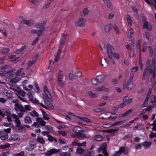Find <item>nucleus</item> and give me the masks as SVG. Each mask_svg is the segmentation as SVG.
Listing matches in <instances>:
<instances>
[{
	"label": "nucleus",
	"instance_id": "nucleus-57",
	"mask_svg": "<svg viewBox=\"0 0 156 156\" xmlns=\"http://www.w3.org/2000/svg\"><path fill=\"white\" fill-rule=\"evenodd\" d=\"M153 107L151 105L148 106L147 108H146L144 109L143 112H145L147 111H150L152 109Z\"/></svg>",
	"mask_w": 156,
	"mask_h": 156
},
{
	"label": "nucleus",
	"instance_id": "nucleus-2",
	"mask_svg": "<svg viewBox=\"0 0 156 156\" xmlns=\"http://www.w3.org/2000/svg\"><path fill=\"white\" fill-rule=\"evenodd\" d=\"M73 132L76 133V134H72V136L73 137L77 138L82 137L88 138L90 137V135L88 134L81 133L82 130L81 128L80 127L75 126L73 129Z\"/></svg>",
	"mask_w": 156,
	"mask_h": 156
},
{
	"label": "nucleus",
	"instance_id": "nucleus-45",
	"mask_svg": "<svg viewBox=\"0 0 156 156\" xmlns=\"http://www.w3.org/2000/svg\"><path fill=\"white\" fill-rule=\"evenodd\" d=\"M8 137V135L7 133L3 134L0 136V139L2 140L6 139Z\"/></svg>",
	"mask_w": 156,
	"mask_h": 156
},
{
	"label": "nucleus",
	"instance_id": "nucleus-29",
	"mask_svg": "<svg viewBox=\"0 0 156 156\" xmlns=\"http://www.w3.org/2000/svg\"><path fill=\"white\" fill-rule=\"evenodd\" d=\"M99 83L102 82L104 80V77L103 75H99L96 77Z\"/></svg>",
	"mask_w": 156,
	"mask_h": 156
},
{
	"label": "nucleus",
	"instance_id": "nucleus-33",
	"mask_svg": "<svg viewBox=\"0 0 156 156\" xmlns=\"http://www.w3.org/2000/svg\"><path fill=\"white\" fill-rule=\"evenodd\" d=\"M63 74L61 70H60L57 76V80H62L63 78Z\"/></svg>",
	"mask_w": 156,
	"mask_h": 156
},
{
	"label": "nucleus",
	"instance_id": "nucleus-53",
	"mask_svg": "<svg viewBox=\"0 0 156 156\" xmlns=\"http://www.w3.org/2000/svg\"><path fill=\"white\" fill-rule=\"evenodd\" d=\"M106 144L105 143H104L101 144L100 147L102 148V151H106Z\"/></svg>",
	"mask_w": 156,
	"mask_h": 156
},
{
	"label": "nucleus",
	"instance_id": "nucleus-43",
	"mask_svg": "<svg viewBox=\"0 0 156 156\" xmlns=\"http://www.w3.org/2000/svg\"><path fill=\"white\" fill-rule=\"evenodd\" d=\"M153 73L152 77L151 78V81H154L155 77V74H156V67L154 68V70H153Z\"/></svg>",
	"mask_w": 156,
	"mask_h": 156
},
{
	"label": "nucleus",
	"instance_id": "nucleus-1",
	"mask_svg": "<svg viewBox=\"0 0 156 156\" xmlns=\"http://www.w3.org/2000/svg\"><path fill=\"white\" fill-rule=\"evenodd\" d=\"M14 106L15 109L19 117H22L25 112L30 110V108L28 105H26L24 107L21 105L16 103Z\"/></svg>",
	"mask_w": 156,
	"mask_h": 156
},
{
	"label": "nucleus",
	"instance_id": "nucleus-49",
	"mask_svg": "<svg viewBox=\"0 0 156 156\" xmlns=\"http://www.w3.org/2000/svg\"><path fill=\"white\" fill-rule=\"evenodd\" d=\"M141 43V41L139 40L137 41V43H136V47L137 49H139V51H140V53H141V50L140 48Z\"/></svg>",
	"mask_w": 156,
	"mask_h": 156
},
{
	"label": "nucleus",
	"instance_id": "nucleus-32",
	"mask_svg": "<svg viewBox=\"0 0 156 156\" xmlns=\"http://www.w3.org/2000/svg\"><path fill=\"white\" fill-rule=\"evenodd\" d=\"M126 18L128 25L130 26H131L132 25L133 22L130 16L129 15H127Z\"/></svg>",
	"mask_w": 156,
	"mask_h": 156
},
{
	"label": "nucleus",
	"instance_id": "nucleus-50",
	"mask_svg": "<svg viewBox=\"0 0 156 156\" xmlns=\"http://www.w3.org/2000/svg\"><path fill=\"white\" fill-rule=\"evenodd\" d=\"M29 143L31 144L32 145H33V146L35 147V146L37 144V140L33 139L30 140Z\"/></svg>",
	"mask_w": 156,
	"mask_h": 156
},
{
	"label": "nucleus",
	"instance_id": "nucleus-23",
	"mask_svg": "<svg viewBox=\"0 0 156 156\" xmlns=\"http://www.w3.org/2000/svg\"><path fill=\"white\" fill-rule=\"evenodd\" d=\"M24 121L25 123L30 124L32 123L31 118L28 115H27L24 119Z\"/></svg>",
	"mask_w": 156,
	"mask_h": 156
},
{
	"label": "nucleus",
	"instance_id": "nucleus-62",
	"mask_svg": "<svg viewBox=\"0 0 156 156\" xmlns=\"http://www.w3.org/2000/svg\"><path fill=\"white\" fill-rule=\"evenodd\" d=\"M35 91L37 93H39L40 92V90H39L38 85L37 84H35V88L34 89Z\"/></svg>",
	"mask_w": 156,
	"mask_h": 156
},
{
	"label": "nucleus",
	"instance_id": "nucleus-41",
	"mask_svg": "<svg viewBox=\"0 0 156 156\" xmlns=\"http://www.w3.org/2000/svg\"><path fill=\"white\" fill-rule=\"evenodd\" d=\"M9 51V49L7 48H2L1 50L2 53L5 54L7 53Z\"/></svg>",
	"mask_w": 156,
	"mask_h": 156
},
{
	"label": "nucleus",
	"instance_id": "nucleus-48",
	"mask_svg": "<svg viewBox=\"0 0 156 156\" xmlns=\"http://www.w3.org/2000/svg\"><path fill=\"white\" fill-rule=\"evenodd\" d=\"M99 45L101 50L103 51L105 50V45L103 42H101L99 43Z\"/></svg>",
	"mask_w": 156,
	"mask_h": 156
},
{
	"label": "nucleus",
	"instance_id": "nucleus-55",
	"mask_svg": "<svg viewBox=\"0 0 156 156\" xmlns=\"http://www.w3.org/2000/svg\"><path fill=\"white\" fill-rule=\"evenodd\" d=\"M26 48V45L23 46L21 47V48L20 49L16 51V53H19L22 52Z\"/></svg>",
	"mask_w": 156,
	"mask_h": 156
},
{
	"label": "nucleus",
	"instance_id": "nucleus-31",
	"mask_svg": "<svg viewBox=\"0 0 156 156\" xmlns=\"http://www.w3.org/2000/svg\"><path fill=\"white\" fill-rule=\"evenodd\" d=\"M37 143L38 142L41 144H44L45 143L44 140L42 137L37 136Z\"/></svg>",
	"mask_w": 156,
	"mask_h": 156
},
{
	"label": "nucleus",
	"instance_id": "nucleus-36",
	"mask_svg": "<svg viewBox=\"0 0 156 156\" xmlns=\"http://www.w3.org/2000/svg\"><path fill=\"white\" fill-rule=\"evenodd\" d=\"M138 67L137 66L134 67L132 68L130 72V75H132L135 72L137 71L138 70Z\"/></svg>",
	"mask_w": 156,
	"mask_h": 156
},
{
	"label": "nucleus",
	"instance_id": "nucleus-27",
	"mask_svg": "<svg viewBox=\"0 0 156 156\" xmlns=\"http://www.w3.org/2000/svg\"><path fill=\"white\" fill-rule=\"evenodd\" d=\"M104 3L106 5L108 8L111 9L112 8V5L109 0H103Z\"/></svg>",
	"mask_w": 156,
	"mask_h": 156
},
{
	"label": "nucleus",
	"instance_id": "nucleus-39",
	"mask_svg": "<svg viewBox=\"0 0 156 156\" xmlns=\"http://www.w3.org/2000/svg\"><path fill=\"white\" fill-rule=\"evenodd\" d=\"M84 152V150L82 148H78L76 149V153L79 154H82Z\"/></svg>",
	"mask_w": 156,
	"mask_h": 156
},
{
	"label": "nucleus",
	"instance_id": "nucleus-11",
	"mask_svg": "<svg viewBox=\"0 0 156 156\" xmlns=\"http://www.w3.org/2000/svg\"><path fill=\"white\" fill-rule=\"evenodd\" d=\"M59 150L55 148H53L48 151L44 154V156H51L53 154L59 152Z\"/></svg>",
	"mask_w": 156,
	"mask_h": 156
},
{
	"label": "nucleus",
	"instance_id": "nucleus-40",
	"mask_svg": "<svg viewBox=\"0 0 156 156\" xmlns=\"http://www.w3.org/2000/svg\"><path fill=\"white\" fill-rule=\"evenodd\" d=\"M29 114L32 116L38 117L39 116L38 113L34 110H33L31 112H29Z\"/></svg>",
	"mask_w": 156,
	"mask_h": 156
},
{
	"label": "nucleus",
	"instance_id": "nucleus-3",
	"mask_svg": "<svg viewBox=\"0 0 156 156\" xmlns=\"http://www.w3.org/2000/svg\"><path fill=\"white\" fill-rule=\"evenodd\" d=\"M156 61V58H154L152 61V66H147L145 70L142 77L143 80H145L146 75H149V74L152 73L153 70H154V68L156 67L155 63Z\"/></svg>",
	"mask_w": 156,
	"mask_h": 156
},
{
	"label": "nucleus",
	"instance_id": "nucleus-52",
	"mask_svg": "<svg viewBox=\"0 0 156 156\" xmlns=\"http://www.w3.org/2000/svg\"><path fill=\"white\" fill-rule=\"evenodd\" d=\"M15 122L16 124V127H18L20 126L21 124V122L19 118L15 120Z\"/></svg>",
	"mask_w": 156,
	"mask_h": 156
},
{
	"label": "nucleus",
	"instance_id": "nucleus-46",
	"mask_svg": "<svg viewBox=\"0 0 156 156\" xmlns=\"http://www.w3.org/2000/svg\"><path fill=\"white\" fill-rule=\"evenodd\" d=\"M53 0H47V3L45 4L43 6L44 8H48L50 3L52 2Z\"/></svg>",
	"mask_w": 156,
	"mask_h": 156
},
{
	"label": "nucleus",
	"instance_id": "nucleus-56",
	"mask_svg": "<svg viewBox=\"0 0 156 156\" xmlns=\"http://www.w3.org/2000/svg\"><path fill=\"white\" fill-rule=\"evenodd\" d=\"M151 125L153 126L152 129V130L153 131H156V119L154 121L153 123Z\"/></svg>",
	"mask_w": 156,
	"mask_h": 156
},
{
	"label": "nucleus",
	"instance_id": "nucleus-28",
	"mask_svg": "<svg viewBox=\"0 0 156 156\" xmlns=\"http://www.w3.org/2000/svg\"><path fill=\"white\" fill-rule=\"evenodd\" d=\"M104 59L105 61V62L106 63V64L104 65L102 63L101 60L100 61V64L102 67L104 68H107L108 66L109 65L108 61L107 59L105 58H104Z\"/></svg>",
	"mask_w": 156,
	"mask_h": 156
},
{
	"label": "nucleus",
	"instance_id": "nucleus-7",
	"mask_svg": "<svg viewBox=\"0 0 156 156\" xmlns=\"http://www.w3.org/2000/svg\"><path fill=\"white\" fill-rule=\"evenodd\" d=\"M34 93L32 91H30L27 93V97L29 101L35 103H39V101L36 98H34Z\"/></svg>",
	"mask_w": 156,
	"mask_h": 156
},
{
	"label": "nucleus",
	"instance_id": "nucleus-10",
	"mask_svg": "<svg viewBox=\"0 0 156 156\" xmlns=\"http://www.w3.org/2000/svg\"><path fill=\"white\" fill-rule=\"evenodd\" d=\"M132 98L129 99L127 96L123 98V103L120 104L121 107H124L125 105L129 104L132 101Z\"/></svg>",
	"mask_w": 156,
	"mask_h": 156
},
{
	"label": "nucleus",
	"instance_id": "nucleus-18",
	"mask_svg": "<svg viewBox=\"0 0 156 156\" xmlns=\"http://www.w3.org/2000/svg\"><path fill=\"white\" fill-rule=\"evenodd\" d=\"M9 141H10L12 140L13 141H17L20 140V138L16 134L12 135L11 137L9 139Z\"/></svg>",
	"mask_w": 156,
	"mask_h": 156
},
{
	"label": "nucleus",
	"instance_id": "nucleus-19",
	"mask_svg": "<svg viewBox=\"0 0 156 156\" xmlns=\"http://www.w3.org/2000/svg\"><path fill=\"white\" fill-rule=\"evenodd\" d=\"M66 36V34H62V37L60 41V47L62 46V45L64 43Z\"/></svg>",
	"mask_w": 156,
	"mask_h": 156
},
{
	"label": "nucleus",
	"instance_id": "nucleus-15",
	"mask_svg": "<svg viewBox=\"0 0 156 156\" xmlns=\"http://www.w3.org/2000/svg\"><path fill=\"white\" fill-rule=\"evenodd\" d=\"M142 22L143 23V28H146L149 30H151V26L149 24L148 22L145 19L143 20Z\"/></svg>",
	"mask_w": 156,
	"mask_h": 156
},
{
	"label": "nucleus",
	"instance_id": "nucleus-22",
	"mask_svg": "<svg viewBox=\"0 0 156 156\" xmlns=\"http://www.w3.org/2000/svg\"><path fill=\"white\" fill-rule=\"evenodd\" d=\"M111 115L106 118V119H115L117 117V115L116 113L112 112L111 113Z\"/></svg>",
	"mask_w": 156,
	"mask_h": 156
},
{
	"label": "nucleus",
	"instance_id": "nucleus-58",
	"mask_svg": "<svg viewBox=\"0 0 156 156\" xmlns=\"http://www.w3.org/2000/svg\"><path fill=\"white\" fill-rule=\"evenodd\" d=\"M75 75L76 77L80 78L82 76V74L81 72L78 71L76 73Z\"/></svg>",
	"mask_w": 156,
	"mask_h": 156
},
{
	"label": "nucleus",
	"instance_id": "nucleus-12",
	"mask_svg": "<svg viewBox=\"0 0 156 156\" xmlns=\"http://www.w3.org/2000/svg\"><path fill=\"white\" fill-rule=\"evenodd\" d=\"M129 151L127 148H126L124 147H121L119 151L116 152V155H119L122 153H123L125 154H127L128 153Z\"/></svg>",
	"mask_w": 156,
	"mask_h": 156
},
{
	"label": "nucleus",
	"instance_id": "nucleus-42",
	"mask_svg": "<svg viewBox=\"0 0 156 156\" xmlns=\"http://www.w3.org/2000/svg\"><path fill=\"white\" fill-rule=\"evenodd\" d=\"M88 94L90 97L92 98H95L98 96L96 94L90 91H89L88 92Z\"/></svg>",
	"mask_w": 156,
	"mask_h": 156
},
{
	"label": "nucleus",
	"instance_id": "nucleus-25",
	"mask_svg": "<svg viewBox=\"0 0 156 156\" xmlns=\"http://www.w3.org/2000/svg\"><path fill=\"white\" fill-rule=\"evenodd\" d=\"M151 101L152 105L155 106H156V96L152 95L151 96Z\"/></svg>",
	"mask_w": 156,
	"mask_h": 156
},
{
	"label": "nucleus",
	"instance_id": "nucleus-61",
	"mask_svg": "<svg viewBox=\"0 0 156 156\" xmlns=\"http://www.w3.org/2000/svg\"><path fill=\"white\" fill-rule=\"evenodd\" d=\"M3 113L5 114L4 116H8L11 115L9 111L7 109H6L5 110V112H3Z\"/></svg>",
	"mask_w": 156,
	"mask_h": 156
},
{
	"label": "nucleus",
	"instance_id": "nucleus-4",
	"mask_svg": "<svg viewBox=\"0 0 156 156\" xmlns=\"http://www.w3.org/2000/svg\"><path fill=\"white\" fill-rule=\"evenodd\" d=\"M108 56L109 58L112 59L113 57L117 59H119V56L118 54L113 53L114 48L111 45H108L107 47Z\"/></svg>",
	"mask_w": 156,
	"mask_h": 156
},
{
	"label": "nucleus",
	"instance_id": "nucleus-35",
	"mask_svg": "<svg viewBox=\"0 0 156 156\" xmlns=\"http://www.w3.org/2000/svg\"><path fill=\"white\" fill-rule=\"evenodd\" d=\"M42 114L43 116V118L45 120H48L49 118L48 114L43 111L42 110Z\"/></svg>",
	"mask_w": 156,
	"mask_h": 156
},
{
	"label": "nucleus",
	"instance_id": "nucleus-21",
	"mask_svg": "<svg viewBox=\"0 0 156 156\" xmlns=\"http://www.w3.org/2000/svg\"><path fill=\"white\" fill-rule=\"evenodd\" d=\"M151 142L145 141L143 142L142 145L145 148L150 147L151 145Z\"/></svg>",
	"mask_w": 156,
	"mask_h": 156
},
{
	"label": "nucleus",
	"instance_id": "nucleus-38",
	"mask_svg": "<svg viewBox=\"0 0 156 156\" xmlns=\"http://www.w3.org/2000/svg\"><path fill=\"white\" fill-rule=\"evenodd\" d=\"M47 136L48 141H52L54 140L55 142H56L57 141L56 139L55 138L49 134H48L47 135Z\"/></svg>",
	"mask_w": 156,
	"mask_h": 156
},
{
	"label": "nucleus",
	"instance_id": "nucleus-17",
	"mask_svg": "<svg viewBox=\"0 0 156 156\" xmlns=\"http://www.w3.org/2000/svg\"><path fill=\"white\" fill-rule=\"evenodd\" d=\"M12 89L15 92V93L18 96H19V95H20L24 96L25 95V93L23 90L19 89L18 90H17L13 88H12Z\"/></svg>",
	"mask_w": 156,
	"mask_h": 156
},
{
	"label": "nucleus",
	"instance_id": "nucleus-6",
	"mask_svg": "<svg viewBox=\"0 0 156 156\" xmlns=\"http://www.w3.org/2000/svg\"><path fill=\"white\" fill-rule=\"evenodd\" d=\"M43 89L44 93L43 98L44 101H46L48 100L51 101V97L48 90L47 87L46 85H44V86Z\"/></svg>",
	"mask_w": 156,
	"mask_h": 156
},
{
	"label": "nucleus",
	"instance_id": "nucleus-37",
	"mask_svg": "<svg viewBox=\"0 0 156 156\" xmlns=\"http://www.w3.org/2000/svg\"><path fill=\"white\" fill-rule=\"evenodd\" d=\"M111 25L108 24L106 25L104 27V30L106 32H108L110 31L111 27Z\"/></svg>",
	"mask_w": 156,
	"mask_h": 156
},
{
	"label": "nucleus",
	"instance_id": "nucleus-44",
	"mask_svg": "<svg viewBox=\"0 0 156 156\" xmlns=\"http://www.w3.org/2000/svg\"><path fill=\"white\" fill-rule=\"evenodd\" d=\"M91 82L92 84L94 85H97L98 83H99L98 82L96 78L92 79Z\"/></svg>",
	"mask_w": 156,
	"mask_h": 156
},
{
	"label": "nucleus",
	"instance_id": "nucleus-63",
	"mask_svg": "<svg viewBox=\"0 0 156 156\" xmlns=\"http://www.w3.org/2000/svg\"><path fill=\"white\" fill-rule=\"evenodd\" d=\"M59 156H71V155L69 153L66 152L61 153Z\"/></svg>",
	"mask_w": 156,
	"mask_h": 156
},
{
	"label": "nucleus",
	"instance_id": "nucleus-20",
	"mask_svg": "<svg viewBox=\"0 0 156 156\" xmlns=\"http://www.w3.org/2000/svg\"><path fill=\"white\" fill-rule=\"evenodd\" d=\"M36 121L42 126H44L46 122L43 120L42 118L37 117L36 118Z\"/></svg>",
	"mask_w": 156,
	"mask_h": 156
},
{
	"label": "nucleus",
	"instance_id": "nucleus-13",
	"mask_svg": "<svg viewBox=\"0 0 156 156\" xmlns=\"http://www.w3.org/2000/svg\"><path fill=\"white\" fill-rule=\"evenodd\" d=\"M77 119H78L80 120V123H79V124L80 123L84 125H87V124L88 123L91 122L89 119L86 118L79 117H77Z\"/></svg>",
	"mask_w": 156,
	"mask_h": 156
},
{
	"label": "nucleus",
	"instance_id": "nucleus-34",
	"mask_svg": "<svg viewBox=\"0 0 156 156\" xmlns=\"http://www.w3.org/2000/svg\"><path fill=\"white\" fill-rule=\"evenodd\" d=\"M20 80V78L16 77L14 78H12L10 80V82L13 83H16L19 82Z\"/></svg>",
	"mask_w": 156,
	"mask_h": 156
},
{
	"label": "nucleus",
	"instance_id": "nucleus-16",
	"mask_svg": "<svg viewBox=\"0 0 156 156\" xmlns=\"http://www.w3.org/2000/svg\"><path fill=\"white\" fill-rule=\"evenodd\" d=\"M124 122L123 121L117 122L111 125V126H115L116 125H120L124 123ZM111 126L109 124H104L103 125V127L106 128L109 127Z\"/></svg>",
	"mask_w": 156,
	"mask_h": 156
},
{
	"label": "nucleus",
	"instance_id": "nucleus-47",
	"mask_svg": "<svg viewBox=\"0 0 156 156\" xmlns=\"http://www.w3.org/2000/svg\"><path fill=\"white\" fill-rule=\"evenodd\" d=\"M133 30L132 29H130L128 33V36L130 37H132L133 35Z\"/></svg>",
	"mask_w": 156,
	"mask_h": 156
},
{
	"label": "nucleus",
	"instance_id": "nucleus-5",
	"mask_svg": "<svg viewBox=\"0 0 156 156\" xmlns=\"http://www.w3.org/2000/svg\"><path fill=\"white\" fill-rule=\"evenodd\" d=\"M133 86L132 78H129L126 83H124L123 89L124 90H130Z\"/></svg>",
	"mask_w": 156,
	"mask_h": 156
},
{
	"label": "nucleus",
	"instance_id": "nucleus-60",
	"mask_svg": "<svg viewBox=\"0 0 156 156\" xmlns=\"http://www.w3.org/2000/svg\"><path fill=\"white\" fill-rule=\"evenodd\" d=\"M113 28L116 34L119 33V31L118 27L115 25H114L113 26Z\"/></svg>",
	"mask_w": 156,
	"mask_h": 156
},
{
	"label": "nucleus",
	"instance_id": "nucleus-64",
	"mask_svg": "<svg viewBox=\"0 0 156 156\" xmlns=\"http://www.w3.org/2000/svg\"><path fill=\"white\" fill-rule=\"evenodd\" d=\"M57 83L61 87H63L64 84L62 82V80H57Z\"/></svg>",
	"mask_w": 156,
	"mask_h": 156
},
{
	"label": "nucleus",
	"instance_id": "nucleus-59",
	"mask_svg": "<svg viewBox=\"0 0 156 156\" xmlns=\"http://www.w3.org/2000/svg\"><path fill=\"white\" fill-rule=\"evenodd\" d=\"M147 49V42H144L143 45V51L144 52Z\"/></svg>",
	"mask_w": 156,
	"mask_h": 156
},
{
	"label": "nucleus",
	"instance_id": "nucleus-30",
	"mask_svg": "<svg viewBox=\"0 0 156 156\" xmlns=\"http://www.w3.org/2000/svg\"><path fill=\"white\" fill-rule=\"evenodd\" d=\"M94 155L95 153L94 151L88 150L85 156H94Z\"/></svg>",
	"mask_w": 156,
	"mask_h": 156
},
{
	"label": "nucleus",
	"instance_id": "nucleus-24",
	"mask_svg": "<svg viewBox=\"0 0 156 156\" xmlns=\"http://www.w3.org/2000/svg\"><path fill=\"white\" fill-rule=\"evenodd\" d=\"M22 21L24 23L26 24L29 26L31 25L34 23V21L32 20H23Z\"/></svg>",
	"mask_w": 156,
	"mask_h": 156
},
{
	"label": "nucleus",
	"instance_id": "nucleus-9",
	"mask_svg": "<svg viewBox=\"0 0 156 156\" xmlns=\"http://www.w3.org/2000/svg\"><path fill=\"white\" fill-rule=\"evenodd\" d=\"M45 23H42L40 24H37L36 25V27L37 28H41V29L40 30L37 31V36H39L41 35L43 31L45 29V27H44Z\"/></svg>",
	"mask_w": 156,
	"mask_h": 156
},
{
	"label": "nucleus",
	"instance_id": "nucleus-26",
	"mask_svg": "<svg viewBox=\"0 0 156 156\" xmlns=\"http://www.w3.org/2000/svg\"><path fill=\"white\" fill-rule=\"evenodd\" d=\"M89 12V10L87 8H85L81 12V15L82 16H85L88 14Z\"/></svg>",
	"mask_w": 156,
	"mask_h": 156
},
{
	"label": "nucleus",
	"instance_id": "nucleus-51",
	"mask_svg": "<svg viewBox=\"0 0 156 156\" xmlns=\"http://www.w3.org/2000/svg\"><path fill=\"white\" fill-rule=\"evenodd\" d=\"M94 139L95 140L100 141L102 140V137L100 135H96L94 137Z\"/></svg>",
	"mask_w": 156,
	"mask_h": 156
},
{
	"label": "nucleus",
	"instance_id": "nucleus-8",
	"mask_svg": "<svg viewBox=\"0 0 156 156\" xmlns=\"http://www.w3.org/2000/svg\"><path fill=\"white\" fill-rule=\"evenodd\" d=\"M86 23L85 20L82 17H79L75 21V24L77 26L79 27L83 26Z\"/></svg>",
	"mask_w": 156,
	"mask_h": 156
},
{
	"label": "nucleus",
	"instance_id": "nucleus-14",
	"mask_svg": "<svg viewBox=\"0 0 156 156\" xmlns=\"http://www.w3.org/2000/svg\"><path fill=\"white\" fill-rule=\"evenodd\" d=\"M95 90L96 92H100L101 91L107 92L108 90V89L105 86L103 85L96 87L95 88Z\"/></svg>",
	"mask_w": 156,
	"mask_h": 156
},
{
	"label": "nucleus",
	"instance_id": "nucleus-54",
	"mask_svg": "<svg viewBox=\"0 0 156 156\" xmlns=\"http://www.w3.org/2000/svg\"><path fill=\"white\" fill-rule=\"evenodd\" d=\"M34 147V146H33V145H32L31 144L29 143V145L27 147L26 149H27L28 151H30L33 149Z\"/></svg>",
	"mask_w": 156,
	"mask_h": 156
}]
</instances>
